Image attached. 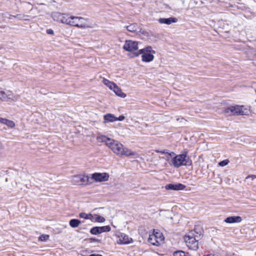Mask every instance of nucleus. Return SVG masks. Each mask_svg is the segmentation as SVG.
Returning <instances> with one entry per match:
<instances>
[{"label": "nucleus", "instance_id": "obj_1", "mask_svg": "<svg viewBox=\"0 0 256 256\" xmlns=\"http://www.w3.org/2000/svg\"><path fill=\"white\" fill-rule=\"evenodd\" d=\"M109 148L117 155L126 156H133L136 154V152L132 151L130 150L125 148L123 145L118 141L112 140L111 143H108Z\"/></svg>", "mask_w": 256, "mask_h": 256}, {"label": "nucleus", "instance_id": "obj_2", "mask_svg": "<svg viewBox=\"0 0 256 256\" xmlns=\"http://www.w3.org/2000/svg\"><path fill=\"white\" fill-rule=\"evenodd\" d=\"M188 152L184 154L175 155L172 159V164L176 168L181 166H190L192 164V160L187 154Z\"/></svg>", "mask_w": 256, "mask_h": 256}, {"label": "nucleus", "instance_id": "obj_3", "mask_svg": "<svg viewBox=\"0 0 256 256\" xmlns=\"http://www.w3.org/2000/svg\"><path fill=\"white\" fill-rule=\"evenodd\" d=\"M224 112L228 115L248 116L250 113V110L244 106L236 105L226 108Z\"/></svg>", "mask_w": 256, "mask_h": 256}, {"label": "nucleus", "instance_id": "obj_4", "mask_svg": "<svg viewBox=\"0 0 256 256\" xmlns=\"http://www.w3.org/2000/svg\"><path fill=\"white\" fill-rule=\"evenodd\" d=\"M86 20H87V19L82 17L70 16L68 24L78 28H92L90 24L84 22Z\"/></svg>", "mask_w": 256, "mask_h": 256}, {"label": "nucleus", "instance_id": "obj_5", "mask_svg": "<svg viewBox=\"0 0 256 256\" xmlns=\"http://www.w3.org/2000/svg\"><path fill=\"white\" fill-rule=\"evenodd\" d=\"M187 246L190 250H196L198 249V242L194 237L190 235L186 236L184 238Z\"/></svg>", "mask_w": 256, "mask_h": 256}, {"label": "nucleus", "instance_id": "obj_6", "mask_svg": "<svg viewBox=\"0 0 256 256\" xmlns=\"http://www.w3.org/2000/svg\"><path fill=\"white\" fill-rule=\"evenodd\" d=\"M52 17L54 20L61 22L63 24H68L70 16L66 14L58 12H54L52 14Z\"/></svg>", "mask_w": 256, "mask_h": 256}, {"label": "nucleus", "instance_id": "obj_7", "mask_svg": "<svg viewBox=\"0 0 256 256\" xmlns=\"http://www.w3.org/2000/svg\"><path fill=\"white\" fill-rule=\"evenodd\" d=\"M123 48L128 52H134L138 50V43L136 41L126 40L123 46Z\"/></svg>", "mask_w": 256, "mask_h": 256}, {"label": "nucleus", "instance_id": "obj_8", "mask_svg": "<svg viewBox=\"0 0 256 256\" xmlns=\"http://www.w3.org/2000/svg\"><path fill=\"white\" fill-rule=\"evenodd\" d=\"M89 178L88 176L78 175L73 176L72 181L74 184H86L88 182Z\"/></svg>", "mask_w": 256, "mask_h": 256}, {"label": "nucleus", "instance_id": "obj_9", "mask_svg": "<svg viewBox=\"0 0 256 256\" xmlns=\"http://www.w3.org/2000/svg\"><path fill=\"white\" fill-rule=\"evenodd\" d=\"M111 230L109 226H94L90 230V232L92 234L96 235L102 232H110Z\"/></svg>", "mask_w": 256, "mask_h": 256}, {"label": "nucleus", "instance_id": "obj_10", "mask_svg": "<svg viewBox=\"0 0 256 256\" xmlns=\"http://www.w3.org/2000/svg\"><path fill=\"white\" fill-rule=\"evenodd\" d=\"M92 178L96 182H106L108 180L109 174L108 173L95 172L92 174Z\"/></svg>", "mask_w": 256, "mask_h": 256}, {"label": "nucleus", "instance_id": "obj_11", "mask_svg": "<svg viewBox=\"0 0 256 256\" xmlns=\"http://www.w3.org/2000/svg\"><path fill=\"white\" fill-rule=\"evenodd\" d=\"M186 188V186L182 184H169L165 186L166 190H183Z\"/></svg>", "mask_w": 256, "mask_h": 256}, {"label": "nucleus", "instance_id": "obj_12", "mask_svg": "<svg viewBox=\"0 0 256 256\" xmlns=\"http://www.w3.org/2000/svg\"><path fill=\"white\" fill-rule=\"evenodd\" d=\"M120 244H128L132 242V239L130 238L128 235L125 234L121 233L119 236Z\"/></svg>", "mask_w": 256, "mask_h": 256}, {"label": "nucleus", "instance_id": "obj_13", "mask_svg": "<svg viewBox=\"0 0 256 256\" xmlns=\"http://www.w3.org/2000/svg\"><path fill=\"white\" fill-rule=\"evenodd\" d=\"M178 19L176 18L170 17L168 18H160L158 22L161 24H166L170 25L172 23H175L178 22Z\"/></svg>", "mask_w": 256, "mask_h": 256}, {"label": "nucleus", "instance_id": "obj_14", "mask_svg": "<svg viewBox=\"0 0 256 256\" xmlns=\"http://www.w3.org/2000/svg\"><path fill=\"white\" fill-rule=\"evenodd\" d=\"M242 220V218L240 216H232L226 218L224 220V222L228 224L235 222H240Z\"/></svg>", "mask_w": 256, "mask_h": 256}, {"label": "nucleus", "instance_id": "obj_15", "mask_svg": "<svg viewBox=\"0 0 256 256\" xmlns=\"http://www.w3.org/2000/svg\"><path fill=\"white\" fill-rule=\"evenodd\" d=\"M159 234H160L158 232H156V234H150L148 238V242L152 245L158 246L160 243L157 240V238Z\"/></svg>", "mask_w": 256, "mask_h": 256}, {"label": "nucleus", "instance_id": "obj_16", "mask_svg": "<svg viewBox=\"0 0 256 256\" xmlns=\"http://www.w3.org/2000/svg\"><path fill=\"white\" fill-rule=\"evenodd\" d=\"M2 98H7L8 100H10L13 101H15L16 100V98L14 96L13 94L10 91H7L6 92H4V91L2 92Z\"/></svg>", "mask_w": 256, "mask_h": 256}, {"label": "nucleus", "instance_id": "obj_17", "mask_svg": "<svg viewBox=\"0 0 256 256\" xmlns=\"http://www.w3.org/2000/svg\"><path fill=\"white\" fill-rule=\"evenodd\" d=\"M145 52H146L147 53L152 52L153 54H155L156 52L154 50H152L151 46H147L144 48L139 50L138 52H134V54L135 56H138L140 54H144Z\"/></svg>", "mask_w": 256, "mask_h": 256}, {"label": "nucleus", "instance_id": "obj_18", "mask_svg": "<svg viewBox=\"0 0 256 256\" xmlns=\"http://www.w3.org/2000/svg\"><path fill=\"white\" fill-rule=\"evenodd\" d=\"M96 140L98 142H104L105 144L108 146H109V144L108 143H111L112 139H110L108 138H107L106 136H100L97 137Z\"/></svg>", "mask_w": 256, "mask_h": 256}, {"label": "nucleus", "instance_id": "obj_19", "mask_svg": "<svg viewBox=\"0 0 256 256\" xmlns=\"http://www.w3.org/2000/svg\"><path fill=\"white\" fill-rule=\"evenodd\" d=\"M142 60L143 62H148L152 61L154 58V56L153 54L150 53H144L142 54Z\"/></svg>", "mask_w": 256, "mask_h": 256}, {"label": "nucleus", "instance_id": "obj_20", "mask_svg": "<svg viewBox=\"0 0 256 256\" xmlns=\"http://www.w3.org/2000/svg\"><path fill=\"white\" fill-rule=\"evenodd\" d=\"M126 30L130 32H134L139 30V28L136 23H134L128 26H126Z\"/></svg>", "mask_w": 256, "mask_h": 256}, {"label": "nucleus", "instance_id": "obj_21", "mask_svg": "<svg viewBox=\"0 0 256 256\" xmlns=\"http://www.w3.org/2000/svg\"><path fill=\"white\" fill-rule=\"evenodd\" d=\"M112 90L118 96L121 98H125L126 96V94L122 92V90L116 84Z\"/></svg>", "mask_w": 256, "mask_h": 256}, {"label": "nucleus", "instance_id": "obj_22", "mask_svg": "<svg viewBox=\"0 0 256 256\" xmlns=\"http://www.w3.org/2000/svg\"><path fill=\"white\" fill-rule=\"evenodd\" d=\"M104 120L106 122H114L116 121V116L111 114H108L104 116Z\"/></svg>", "mask_w": 256, "mask_h": 256}, {"label": "nucleus", "instance_id": "obj_23", "mask_svg": "<svg viewBox=\"0 0 256 256\" xmlns=\"http://www.w3.org/2000/svg\"><path fill=\"white\" fill-rule=\"evenodd\" d=\"M81 223V221L78 219L73 218L70 220L69 224L72 228H77Z\"/></svg>", "mask_w": 256, "mask_h": 256}, {"label": "nucleus", "instance_id": "obj_24", "mask_svg": "<svg viewBox=\"0 0 256 256\" xmlns=\"http://www.w3.org/2000/svg\"><path fill=\"white\" fill-rule=\"evenodd\" d=\"M79 216L80 218H83L86 220H90L92 221H94L93 215L90 214H86L85 212H80L79 214Z\"/></svg>", "mask_w": 256, "mask_h": 256}, {"label": "nucleus", "instance_id": "obj_25", "mask_svg": "<svg viewBox=\"0 0 256 256\" xmlns=\"http://www.w3.org/2000/svg\"><path fill=\"white\" fill-rule=\"evenodd\" d=\"M104 84L107 86L110 90H113L116 84L113 82H110L108 80L104 78L103 80Z\"/></svg>", "mask_w": 256, "mask_h": 256}, {"label": "nucleus", "instance_id": "obj_26", "mask_svg": "<svg viewBox=\"0 0 256 256\" xmlns=\"http://www.w3.org/2000/svg\"><path fill=\"white\" fill-rule=\"evenodd\" d=\"M94 216V221L93 222H103L105 221V218L101 216L98 214L93 215Z\"/></svg>", "mask_w": 256, "mask_h": 256}, {"label": "nucleus", "instance_id": "obj_27", "mask_svg": "<svg viewBox=\"0 0 256 256\" xmlns=\"http://www.w3.org/2000/svg\"><path fill=\"white\" fill-rule=\"evenodd\" d=\"M173 255L174 256H190L188 254H186L185 252L181 250L175 252Z\"/></svg>", "mask_w": 256, "mask_h": 256}, {"label": "nucleus", "instance_id": "obj_28", "mask_svg": "<svg viewBox=\"0 0 256 256\" xmlns=\"http://www.w3.org/2000/svg\"><path fill=\"white\" fill-rule=\"evenodd\" d=\"M50 236L48 234H42L39 237V240L42 242H46L48 240Z\"/></svg>", "mask_w": 256, "mask_h": 256}, {"label": "nucleus", "instance_id": "obj_29", "mask_svg": "<svg viewBox=\"0 0 256 256\" xmlns=\"http://www.w3.org/2000/svg\"><path fill=\"white\" fill-rule=\"evenodd\" d=\"M5 124L11 128L15 126V123L13 121L8 120H6Z\"/></svg>", "mask_w": 256, "mask_h": 256}, {"label": "nucleus", "instance_id": "obj_30", "mask_svg": "<svg viewBox=\"0 0 256 256\" xmlns=\"http://www.w3.org/2000/svg\"><path fill=\"white\" fill-rule=\"evenodd\" d=\"M228 162H229L228 160H222L220 162L219 165L222 166H224L227 165L228 164Z\"/></svg>", "mask_w": 256, "mask_h": 256}, {"label": "nucleus", "instance_id": "obj_31", "mask_svg": "<svg viewBox=\"0 0 256 256\" xmlns=\"http://www.w3.org/2000/svg\"><path fill=\"white\" fill-rule=\"evenodd\" d=\"M168 156H166V160L167 161H169L170 160V158L176 155L175 153L174 152H169L168 154Z\"/></svg>", "mask_w": 256, "mask_h": 256}, {"label": "nucleus", "instance_id": "obj_32", "mask_svg": "<svg viewBox=\"0 0 256 256\" xmlns=\"http://www.w3.org/2000/svg\"><path fill=\"white\" fill-rule=\"evenodd\" d=\"M125 118V117L123 115L120 116L119 117H116V121H122Z\"/></svg>", "mask_w": 256, "mask_h": 256}, {"label": "nucleus", "instance_id": "obj_33", "mask_svg": "<svg viewBox=\"0 0 256 256\" xmlns=\"http://www.w3.org/2000/svg\"><path fill=\"white\" fill-rule=\"evenodd\" d=\"M249 178H251L252 180H254L255 178H256V175H250L246 178V179Z\"/></svg>", "mask_w": 256, "mask_h": 256}, {"label": "nucleus", "instance_id": "obj_34", "mask_svg": "<svg viewBox=\"0 0 256 256\" xmlns=\"http://www.w3.org/2000/svg\"><path fill=\"white\" fill-rule=\"evenodd\" d=\"M46 33L48 34L52 35L54 34V30L52 29H48L46 30Z\"/></svg>", "mask_w": 256, "mask_h": 256}, {"label": "nucleus", "instance_id": "obj_35", "mask_svg": "<svg viewBox=\"0 0 256 256\" xmlns=\"http://www.w3.org/2000/svg\"><path fill=\"white\" fill-rule=\"evenodd\" d=\"M158 152H160L162 154H168L169 153L168 150H164L158 151Z\"/></svg>", "mask_w": 256, "mask_h": 256}, {"label": "nucleus", "instance_id": "obj_36", "mask_svg": "<svg viewBox=\"0 0 256 256\" xmlns=\"http://www.w3.org/2000/svg\"><path fill=\"white\" fill-rule=\"evenodd\" d=\"M7 119L3 118H0V122L2 124H6V121Z\"/></svg>", "mask_w": 256, "mask_h": 256}, {"label": "nucleus", "instance_id": "obj_37", "mask_svg": "<svg viewBox=\"0 0 256 256\" xmlns=\"http://www.w3.org/2000/svg\"><path fill=\"white\" fill-rule=\"evenodd\" d=\"M89 256H102V254H91Z\"/></svg>", "mask_w": 256, "mask_h": 256}, {"label": "nucleus", "instance_id": "obj_38", "mask_svg": "<svg viewBox=\"0 0 256 256\" xmlns=\"http://www.w3.org/2000/svg\"><path fill=\"white\" fill-rule=\"evenodd\" d=\"M3 148V146L1 142H0V150H2Z\"/></svg>", "mask_w": 256, "mask_h": 256}, {"label": "nucleus", "instance_id": "obj_39", "mask_svg": "<svg viewBox=\"0 0 256 256\" xmlns=\"http://www.w3.org/2000/svg\"><path fill=\"white\" fill-rule=\"evenodd\" d=\"M92 240L94 241V242H97V241H98V240H97V239H96V238H92Z\"/></svg>", "mask_w": 256, "mask_h": 256}]
</instances>
